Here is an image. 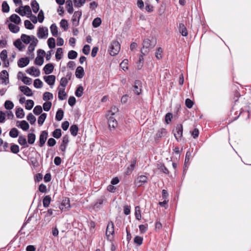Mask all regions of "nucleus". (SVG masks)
<instances>
[{
    "mask_svg": "<svg viewBox=\"0 0 251 251\" xmlns=\"http://www.w3.org/2000/svg\"><path fill=\"white\" fill-rule=\"evenodd\" d=\"M156 44V39L153 37H151V39H145L143 41V48L141 49V53L143 54H147L155 46Z\"/></svg>",
    "mask_w": 251,
    "mask_h": 251,
    "instance_id": "1",
    "label": "nucleus"
},
{
    "mask_svg": "<svg viewBox=\"0 0 251 251\" xmlns=\"http://www.w3.org/2000/svg\"><path fill=\"white\" fill-rule=\"evenodd\" d=\"M121 45L117 41H113L110 46L109 51L111 56L117 55L120 51Z\"/></svg>",
    "mask_w": 251,
    "mask_h": 251,
    "instance_id": "2",
    "label": "nucleus"
},
{
    "mask_svg": "<svg viewBox=\"0 0 251 251\" xmlns=\"http://www.w3.org/2000/svg\"><path fill=\"white\" fill-rule=\"evenodd\" d=\"M173 133L176 140L177 142L181 140L183 135V126L182 124H178L176 126L175 129L173 130Z\"/></svg>",
    "mask_w": 251,
    "mask_h": 251,
    "instance_id": "3",
    "label": "nucleus"
},
{
    "mask_svg": "<svg viewBox=\"0 0 251 251\" xmlns=\"http://www.w3.org/2000/svg\"><path fill=\"white\" fill-rule=\"evenodd\" d=\"M149 178L145 175L138 176L134 180V184L137 187H140L148 182Z\"/></svg>",
    "mask_w": 251,
    "mask_h": 251,
    "instance_id": "4",
    "label": "nucleus"
},
{
    "mask_svg": "<svg viewBox=\"0 0 251 251\" xmlns=\"http://www.w3.org/2000/svg\"><path fill=\"white\" fill-rule=\"evenodd\" d=\"M38 56L36 57L34 63L39 66H41L44 63V56L46 54L45 51L39 49L37 50Z\"/></svg>",
    "mask_w": 251,
    "mask_h": 251,
    "instance_id": "5",
    "label": "nucleus"
},
{
    "mask_svg": "<svg viewBox=\"0 0 251 251\" xmlns=\"http://www.w3.org/2000/svg\"><path fill=\"white\" fill-rule=\"evenodd\" d=\"M81 11H77L75 12L72 19L73 26H77L78 25L79 23V20L80 17H81Z\"/></svg>",
    "mask_w": 251,
    "mask_h": 251,
    "instance_id": "6",
    "label": "nucleus"
},
{
    "mask_svg": "<svg viewBox=\"0 0 251 251\" xmlns=\"http://www.w3.org/2000/svg\"><path fill=\"white\" fill-rule=\"evenodd\" d=\"M241 97L240 93L238 89L235 90L233 94V100H234V104L232 105L231 109V114L236 109L235 106L238 102L239 98Z\"/></svg>",
    "mask_w": 251,
    "mask_h": 251,
    "instance_id": "7",
    "label": "nucleus"
},
{
    "mask_svg": "<svg viewBox=\"0 0 251 251\" xmlns=\"http://www.w3.org/2000/svg\"><path fill=\"white\" fill-rule=\"evenodd\" d=\"M48 137V132L47 130L42 131L39 136L40 147H42L45 144L46 140Z\"/></svg>",
    "mask_w": 251,
    "mask_h": 251,
    "instance_id": "8",
    "label": "nucleus"
},
{
    "mask_svg": "<svg viewBox=\"0 0 251 251\" xmlns=\"http://www.w3.org/2000/svg\"><path fill=\"white\" fill-rule=\"evenodd\" d=\"M133 91L137 95H139L142 91V83L139 80H136L133 86Z\"/></svg>",
    "mask_w": 251,
    "mask_h": 251,
    "instance_id": "9",
    "label": "nucleus"
},
{
    "mask_svg": "<svg viewBox=\"0 0 251 251\" xmlns=\"http://www.w3.org/2000/svg\"><path fill=\"white\" fill-rule=\"evenodd\" d=\"M70 199L68 198H65L63 200L61 204L59 206V208L61 210H69L70 208Z\"/></svg>",
    "mask_w": 251,
    "mask_h": 251,
    "instance_id": "10",
    "label": "nucleus"
},
{
    "mask_svg": "<svg viewBox=\"0 0 251 251\" xmlns=\"http://www.w3.org/2000/svg\"><path fill=\"white\" fill-rule=\"evenodd\" d=\"M37 35L40 39L47 38L48 35V29L47 27H39Z\"/></svg>",
    "mask_w": 251,
    "mask_h": 251,
    "instance_id": "11",
    "label": "nucleus"
},
{
    "mask_svg": "<svg viewBox=\"0 0 251 251\" xmlns=\"http://www.w3.org/2000/svg\"><path fill=\"white\" fill-rule=\"evenodd\" d=\"M109 128L110 130L114 129L118 126V123L115 118L109 116L107 117Z\"/></svg>",
    "mask_w": 251,
    "mask_h": 251,
    "instance_id": "12",
    "label": "nucleus"
},
{
    "mask_svg": "<svg viewBox=\"0 0 251 251\" xmlns=\"http://www.w3.org/2000/svg\"><path fill=\"white\" fill-rule=\"evenodd\" d=\"M114 234V223L112 221L108 222L107 228L106 230V236L107 238L111 235H113Z\"/></svg>",
    "mask_w": 251,
    "mask_h": 251,
    "instance_id": "13",
    "label": "nucleus"
},
{
    "mask_svg": "<svg viewBox=\"0 0 251 251\" xmlns=\"http://www.w3.org/2000/svg\"><path fill=\"white\" fill-rule=\"evenodd\" d=\"M25 72L30 75L35 77L39 76L40 74V70L34 67H31L30 68L26 69Z\"/></svg>",
    "mask_w": 251,
    "mask_h": 251,
    "instance_id": "14",
    "label": "nucleus"
},
{
    "mask_svg": "<svg viewBox=\"0 0 251 251\" xmlns=\"http://www.w3.org/2000/svg\"><path fill=\"white\" fill-rule=\"evenodd\" d=\"M20 90L24 93V95L28 97L33 95L32 90L30 88L26 86H21L19 87Z\"/></svg>",
    "mask_w": 251,
    "mask_h": 251,
    "instance_id": "15",
    "label": "nucleus"
},
{
    "mask_svg": "<svg viewBox=\"0 0 251 251\" xmlns=\"http://www.w3.org/2000/svg\"><path fill=\"white\" fill-rule=\"evenodd\" d=\"M29 63V59L28 57L21 58L18 61V65L20 68L26 66Z\"/></svg>",
    "mask_w": 251,
    "mask_h": 251,
    "instance_id": "16",
    "label": "nucleus"
},
{
    "mask_svg": "<svg viewBox=\"0 0 251 251\" xmlns=\"http://www.w3.org/2000/svg\"><path fill=\"white\" fill-rule=\"evenodd\" d=\"M55 76L54 75H50L48 76H44V79L46 83L50 86L54 85L55 81Z\"/></svg>",
    "mask_w": 251,
    "mask_h": 251,
    "instance_id": "17",
    "label": "nucleus"
},
{
    "mask_svg": "<svg viewBox=\"0 0 251 251\" xmlns=\"http://www.w3.org/2000/svg\"><path fill=\"white\" fill-rule=\"evenodd\" d=\"M84 74L85 73L83 68L81 66L77 67L75 72V76L77 78L80 79L84 76Z\"/></svg>",
    "mask_w": 251,
    "mask_h": 251,
    "instance_id": "18",
    "label": "nucleus"
},
{
    "mask_svg": "<svg viewBox=\"0 0 251 251\" xmlns=\"http://www.w3.org/2000/svg\"><path fill=\"white\" fill-rule=\"evenodd\" d=\"M53 69L54 65L52 63H48L46 64L43 68V70L46 75L51 74L53 72Z\"/></svg>",
    "mask_w": 251,
    "mask_h": 251,
    "instance_id": "19",
    "label": "nucleus"
},
{
    "mask_svg": "<svg viewBox=\"0 0 251 251\" xmlns=\"http://www.w3.org/2000/svg\"><path fill=\"white\" fill-rule=\"evenodd\" d=\"M9 20L10 22H13L17 25H19L21 22V19L20 17L16 14L11 15L9 17Z\"/></svg>",
    "mask_w": 251,
    "mask_h": 251,
    "instance_id": "20",
    "label": "nucleus"
},
{
    "mask_svg": "<svg viewBox=\"0 0 251 251\" xmlns=\"http://www.w3.org/2000/svg\"><path fill=\"white\" fill-rule=\"evenodd\" d=\"M167 133V131L165 128H162L158 130L155 134V140H157L158 139L165 136Z\"/></svg>",
    "mask_w": 251,
    "mask_h": 251,
    "instance_id": "21",
    "label": "nucleus"
},
{
    "mask_svg": "<svg viewBox=\"0 0 251 251\" xmlns=\"http://www.w3.org/2000/svg\"><path fill=\"white\" fill-rule=\"evenodd\" d=\"M178 30L182 36H187L188 35L187 28L183 24L180 23L179 24Z\"/></svg>",
    "mask_w": 251,
    "mask_h": 251,
    "instance_id": "22",
    "label": "nucleus"
},
{
    "mask_svg": "<svg viewBox=\"0 0 251 251\" xmlns=\"http://www.w3.org/2000/svg\"><path fill=\"white\" fill-rule=\"evenodd\" d=\"M17 126L18 127H19L21 128L24 131L27 130L29 129V124L25 120L22 121L20 122V125H17Z\"/></svg>",
    "mask_w": 251,
    "mask_h": 251,
    "instance_id": "23",
    "label": "nucleus"
},
{
    "mask_svg": "<svg viewBox=\"0 0 251 251\" xmlns=\"http://www.w3.org/2000/svg\"><path fill=\"white\" fill-rule=\"evenodd\" d=\"M135 164L136 160H134L131 162L130 165L127 167L126 171L125 173L126 175H129L132 172L134 169Z\"/></svg>",
    "mask_w": 251,
    "mask_h": 251,
    "instance_id": "24",
    "label": "nucleus"
},
{
    "mask_svg": "<svg viewBox=\"0 0 251 251\" xmlns=\"http://www.w3.org/2000/svg\"><path fill=\"white\" fill-rule=\"evenodd\" d=\"M18 142L21 145L24 146L25 148L28 147V145L27 143L26 139L25 137L21 135L19 137Z\"/></svg>",
    "mask_w": 251,
    "mask_h": 251,
    "instance_id": "25",
    "label": "nucleus"
},
{
    "mask_svg": "<svg viewBox=\"0 0 251 251\" xmlns=\"http://www.w3.org/2000/svg\"><path fill=\"white\" fill-rule=\"evenodd\" d=\"M66 8L68 12L71 14L74 11L73 2L71 0H67L66 1Z\"/></svg>",
    "mask_w": 251,
    "mask_h": 251,
    "instance_id": "26",
    "label": "nucleus"
},
{
    "mask_svg": "<svg viewBox=\"0 0 251 251\" xmlns=\"http://www.w3.org/2000/svg\"><path fill=\"white\" fill-rule=\"evenodd\" d=\"M14 45L19 50H22L23 49L25 48V46L23 45L20 39H18L14 42Z\"/></svg>",
    "mask_w": 251,
    "mask_h": 251,
    "instance_id": "27",
    "label": "nucleus"
},
{
    "mask_svg": "<svg viewBox=\"0 0 251 251\" xmlns=\"http://www.w3.org/2000/svg\"><path fill=\"white\" fill-rule=\"evenodd\" d=\"M8 28L10 31L14 33H17L20 30V27L12 23L8 25Z\"/></svg>",
    "mask_w": 251,
    "mask_h": 251,
    "instance_id": "28",
    "label": "nucleus"
},
{
    "mask_svg": "<svg viewBox=\"0 0 251 251\" xmlns=\"http://www.w3.org/2000/svg\"><path fill=\"white\" fill-rule=\"evenodd\" d=\"M70 131L73 136H76L78 131V126L76 125H73L70 128Z\"/></svg>",
    "mask_w": 251,
    "mask_h": 251,
    "instance_id": "29",
    "label": "nucleus"
},
{
    "mask_svg": "<svg viewBox=\"0 0 251 251\" xmlns=\"http://www.w3.org/2000/svg\"><path fill=\"white\" fill-rule=\"evenodd\" d=\"M31 6L33 12L35 13H37L39 10V5L36 0H34L31 2Z\"/></svg>",
    "mask_w": 251,
    "mask_h": 251,
    "instance_id": "30",
    "label": "nucleus"
},
{
    "mask_svg": "<svg viewBox=\"0 0 251 251\" xmlns=\"http://www.w3.org/2000/svg\"><path fill=\"white\" fill-rule=\"evenodd\" d=\"M51 201V197L49 195L46 196L43 200V204L45 207H49Z\"/></svg>",
    "mask_w": 251,
    "mask_h": 251,
    "instance_id": "31",
    "label": "nucleus"
},
{
    "mask_svg": "<svg viewBox=\"0 0 251 251\" xmlns=\"http://www.w3.org/2000/svg\"><path fill=\"white\" fill-rule=\"evenodd\" d=\"M64 116V112L62 109L61 108L58 109L56 112L55 115V119L57 121H61Z\"/></svg>",
    "mask_w": 251,
    "mask_h": 251,
    "instance_id": "32",
    "label": "nucleus"
},
{
    "mask_svg": "<svg viewBox=\"0 0 251 251\" xmlns=\"http://www.w3.org/2000/svg\"><path fill=\"white\" fill-rule=\"evenodd\" d=\"M135 216L136 219L138 220H140L141 219V211L139 206H136L135 207Z\"/></svg>",
    "mask_w": 251,
    "mask_h": 251,
    "instance_id": "33",
    "label": "nucleus"
},
{
    "mask_svg": "<svg viewBox=\"0 0 251 251\" xmlns=\"http://www.w3.org/2000/svg\"><path fill=\"white\" fill-rule=\"evenodd\" d=\"M50 28L52 36L56 37L58 35V28L56 25L55 24H52Z\"/></svg>",
    "mask_w": 251,
    "mask_h": 251,
    "instance_id": "34",
    "label": "nucleus"
},
{
    "mask_svg": "<svg viewBox=\"0 0 251 251\" xmlns=\"http://www.w3.org/2000/svg\"><path fill=\"white\" fill-rule=\"evenodd\" d=\"M19 133L18 130L15 127H13L9 132V136L12 138H16L19 135Z\"/></svg>",
    "mask_w": 251,
    "mask_h": 251,
    "instance_id": "35",
    "label": "nucleus"
},
{
    "mask_svg": "<svg viewBox=\"0 0 251 251\" xmlns=\"http://www.w3.org/2000/svg\"><path fill=\"white\" fill-rule=\"evenodd\" d=\"M47 114L45 113H42L38 119V123L39 125L41 126L43 124L44 121L47 118Z\"/></svg>",
    "mask_w": 251,
    "mask_h": 251,
    "instance_id": "36",
    "label": "nucleus"
},
{
    "mask_svg": "<svg viewBox=\"0 0 251 251\" xmlns=\"http://www.w3.org/2000/svg\"><path fill=\"white\" fill-rule=\"evenodd\" d=\"M36 139V136L34 133H29L27 135V141L29 144H34Z\"/></svg>",
    "mask_w": 251,
    "mask_h": 251,
    "instance_id": "37",
    "label": "nucleus"
},
{
    "mask_svg": "<svg viewBox=\"0 0 251 251\" xmlns=\"http://www.w3.org/2000/svg\"><path fill=\"white\" fill-rule=\"evenodd\" d=\"M52 135L54 138L59 139L62 135L61 130L60 128L55 129L52 132Z\"/></svg>",
    "mask_w": 251,
    "mask_h": 251,
    "instance_id": "38",
    "label": "nucleus"
},
{
    "mask_svg": "<svg viewBox=\"0 0 251 251\" xmlns=\"http://www.w3.org/2000/svg\"><path fill=\"white\" fill-rule=\"evenodd\" d=\"M83 88L81 85H79L76 89L75 92V96L78 97H81L83 93Z\"/></svg>",
    "mask_w": 251,
    "mask_h": 251,
    "instance_id": "39",
    "label": "nucleus"
},
{
    "mask_svg": "<svg viewBox=\"0 0 251 251\" xmlns=\"http://www.w3.org/2000/svg\"><path fill=\"white\" fill-rule=\"evenodd\" d=\"M16 116L18 118H23L25 116V113L23 108L19 107L16 111Z\"/></svg>",
    "mask_w": 251,
    "mask_h": 251,
    "instance_id": "40",
    "label": "nucleus"
},
{
    "mask_svg": "<svg viewBox=\"0 0 251 251\" xmlns=\"http://www.w3.org/2000/svg\"><path fill=\"white\" fill-rule=\"evenodd\" d=\"M53 99V95L52 93L46 92L43 94V99L45 101H48Z\"/></svg>",
    "mask_w": 251,
    "mask_h": 251,
    "instance_id": "41",
    "label": "nucleus"
},
{
    "mask_svg": "<svg viewBox=\"0 0 251 251\" xmlns=\"http://www.w3.org/2000/svg\"><path fill=\"white\" fill-rule=\"evenodd\" d=\"M22 41L25 44H28L30 42V38L29 35L23 34L21 36Z\"/></svg>",
    "mask_w": 251,
    "mask_h": 251,
    "instance_id": "42",
    "label": "nucleus"
},
{
    "mask_svg": "<svg viewBox=\"0 0 251 251\" xmlns=\"http://www.w3.org/2000/svg\"><path fill=\"white\" fill-rule=\"evenodd\" d=\"M48 45L50 49H53L55 47V39L50 37L48 40Z\"/></svg>",
    "mask_w": 251,
    "mask_h": 251,
    "instance_id": "43",
    "label": "nucleus"
},
{
    "mask_svg": "<svg viewBox=\"0 0 251 251\" xmlns=\"http://www.w3.org/2000/svg\"><path fill=\"white\" fill-rule=\"evenodd\" d=\"M77 52L73 50L69 51L68 53V57L70 59H74L77 57Z\"/></svg>",
    "mask_w": 251,
    "mask_h": 251,
    "instance_id": "44",
    "label": "nucleus"
},
{
    "mask_svg": "<svg viewBox=\"0 0 251 251\" xmlns=\"http://www.w3.org/2000/svg\"><path fill=\"white\" fill-rule=\"evenodd\" d=\"M101 23V20L100 18L97 17L94 19L92 22V25L94 27H99Z\"/></svg>",
    "mask_w": 251,
    "mask_h": 251,
    "instance_id": "45",
    "label": "nucleus"
},
{
    "mask_svg": "<svg viewBox=\"0 0 251 251\" xmlns=\"http://www.w3.org/2000/svg\"><path fill=\"white\" fill-rule=\"evenodd\" d=\"M43 111L42 107L41 105H36L33 109V112L36 115H39Z\"/></svg>",
    "mask_w": 251,
    "mask_h": 251,
    "instance_id": "46",
    "label": "nucleus"
},
{
    "mask_svg": "<svg viewBox=\"0 0 251 251\" xmlns=\"http://www.w3.org/2000/svg\"><path fill=\"white\" fill-rule=\"evenodd\" d=\"M27 120L31 125L34 124L36 122V118L31 113H29L27 116Z\"/></svg>",
    "mask_w": 251,
    "mask_h": 251,
    "instance_id": "47",
    "label": "nucleus"
},
{
    "mask_svg": "<svg viewBox=\"0 0 251 251\" xmlns=\"http://www.w3.org/2000/svg\"><path fill=\"white\" fill-rule=\"evenodd\" d=\"M143 241V237L139 236H136L134 238V243L139 246L142 244Z\"/></svg>",
    "mask_w": 251,
    "mask_h": 251,
    "instance_id": "48",
    "label": "nucleus"
},
{
    "mask_svg": "<svg viewBox=\"0 0 251 251\" xmlns=\"http://www.w3.org/2000/svg\"><path fill=\"white\" fill-rule=\"evenodd\" d=\"M54 210L52 209H49L47 212H45L46 215L45 216V220L47 221L48 222L50 221V217L53 214V211Z\"/></svg>",
    "mask_w": 251,
    "mask_h": 251,
    "instance_id": "49",
    "label": "nucleus"
},
{
    "mask_svg": "<svg viewBox=\"0 0 251 251\" xmlns=\"http://www.w3.org/2000/svg\"><path fill=\"white\" fill-rule=\"evenodd\" d=\"M10 8L6 1H4L2 3V11L3 12L7 13L9 11Z\"/></svg>",
    "mask_w": 251,
    "mask_h": 251,
    "instance_id": "50",
    "label": "nucleus"
},
{
    "mask_svg": "<svg viewBox=\"0 0 251 251\" xmlns=\"http://www.w3.org/2000/svg\"><path fill=\"white\" fill-rule=\"evenodd\" d=\"M66 96V93L65 92V89H60L58 91V99L62 100L65 99L63 96L65 97Z\"/></svg>",
    "mask_w": 251,
    "mask_h": 251,
    "instance_id": "51",
    "label": "nucleus"
},
{
    "mask_svg": "<svg viewBox=\"0 0 251 251\" xmlns=\"http://www.w3.org/2000/svg\"><path fill=\"white\" fill-rule=\"evenodd\" d=\"M5 108L7 110H11L14 107L13 103L9 100H7L4 103Z\"/></svg>",
    "mask_w": 251,
    "mask_h": 251,
    "instance_id": "52",
    "label": "nucleus"
},
{
    "mask_svg": "<svg viewBox=\"0 0 251 251\" xmlns=\"http://www.w3.org/2000/svg\"><path fill=\"white\" fill-rule=\"evenodd\" d=\"M60 26L66 31L68 28V22L65 19H62L60 23Z\"/></svg>",
    "mask_w": 251,
    "mask_h": 251,
    "instance_id": "53",
    "label": "nucleus"
},
{
    "mask_svg": "<svg viewBox=\"0 0 251 251\" xmlns=\"http://www.w3.org/2000/svg\"><path fill=\"white\" fill-rule=\"evenodd\" d=\"M51 105L52 103L50 101H46L43 103V109L45 111H49L50 109Z\"/></svg>",
    "mask_w": 251,
    "mask_h": 251,
    "instance_id": "54",
    "label": "nucleus"
},
{
    "mask_svg": "<svg viewBox=\"0 0 251 251\" xmlns=\"http://www.w3.org/2000/svg\"><path fill=\"white\" fill-rule=\"evenodd\" d=\"M163 53V50L161 47L157 48L155 52V57L158 60L161 59L162 58V53Z\"/></svg>",
    "mask_w": 251,
    "mask_h": 251,
    "instance_id": "55",
    "label": "nucleus"
},
{
    "mask_svg": "<svg viewBox=\"0 0 251 251\" xmlns=\"http://www.w3.org/2000/svg\"><path fill=\"white\" fill-rule=\"evenodd\" d=\"M10 150L13 153H17L19 151V147L17 145L12 144L10 147Z\"/></svg>",
    "mask_w": 251,
    "mask_h": 251,
    "instance_id": "56",
    "label": "nucleus"
},
{
    "mask_svg": "<svg viewBox=\"0 0 251 251\" xmlns=\"http://www.w3.org/2000/svg\"><path fill=\"white\" fill-rule=\"evenodd\" d=\"M33 85L36 88H41L43 86V82L40 79L37 78L34 80Z\"/></svg>",
    "mask_w": 251,
    "mask_h": 251,
    "instance_id": "57",
    "label": "nucleus"
},
{
    "mask_svg": "<svg viewBox=\"0 0 251 251\" xmlns=\"http://www.w3.org/2000/svg\"><path fill=\"white\" fill-rule=\"evenodd\" d=\"M22 81L24 84L28 85H30L32 83V79L26 76H23Z\"/></svg>",
    "mask_w": 251,
    "mask_h": 251,
    "instance_id": "58",
    "label": "nucleus"
},
{
    "mask_svg": "<svg viewBox=\"0 0 251 251\" xmlns=\"http://www.w3.org/2000/svg\"><path fill=\"white\" fill-rule=\"evenodd\" d=\"M34 101L33 100H26L25 108L27 110H30L34 106Z\"/></svg>",
    "mask_w": 251,
    "mask_h": 251,
    "instance_id": "59",
    "label": "nucleus"
},
{
    "mask_svg": "<svg viewBox=\"0 0 251 251\" xmlns=\"http://www.w3.org/2000/svg\"><path fill=\"white\" fill-rule=\"evenodd\" d=\"M63 54V50L61 48H59L57 49L56 52L55 57L57 60H60L62 58V55Z\"/></svg>",
    "mask_w": 251,
    "mask_h": 251,
    "instance_id": "60",
    "label": "nucleus"
},
{
    "mask_svg": "<svg viewBox=\"0 0 251 251\" xmlns=\"http://www.w3.org/2000/svg\"><path fill=\"white\" fill-rule=\"evenodd\" d=\"M86 0H73L75 6L77 7L82 6L85 3Z\"/></svg>",
    "mask_w": 251,
    "mask_h": 251,
    "instance_id": "61",
    "label": "nucleus"
},
{
    "mask_svg": "<svg viewBox=\"0 0 251 251\" xmlns=\"http://www.w3.org/2000/svg\"><path fill=\"white\" fill-rule=\"evenodd\" d=\"M24 24L25 28L28 29H32L34 27L33 25H32L31 23L27 20L25 21Z\"/></svg>",
    "mask_w": 251,
    "mask_h": 251,
    "instance_id": "62",
    "label": "nucleus"
},
{
    "mask_svg": "<svg viewBox=\"0 0 251 251\" xmlns=\"http://www.w3.org/2000/svg\"><path fill=\"white\" fill-rule=\"evenodd\" d=\"M158 169L160 170V172L165 174H169V171L168 170V169L165 166L164 164L160 165L158 167Z\"/></svg>",
    "mask_w": 251,
    "mask_h": 251,
    "instance_id": "63",
    "label": "nucleus"
},
{
    "mask_svg": "<svg viewBox=\"0 0 251 251\" xmlns=\"http://www.w3.org/2000/svg\"><path fill=\"white\" fill-rule=\"evenodd\" d=\"M118 112V108L116 106H114L111 107V110L108 112V114L107 115V117L109 116H113L115 113Z\"/></svg>",
    "mask_w": 251,
    "mask_h": 251,
    "instance_id": "64",
    "label": "nucleus"
}]
</instances>
